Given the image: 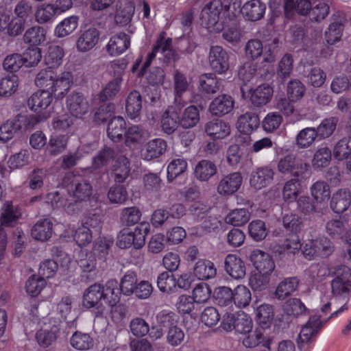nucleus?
<instances>
[{
    "label": "nucleus",
    "instance_id": "nucleus-14",
    "mask_svg": "<svg viewBox=\"0 0 351 351\" xmlns=\"http://www.w3.org/2000/svg\"><path fill=\"white\" fill-rule=\"evenodd\" d=\"M250 259L255 269V271L271 274L275 269V263L271 256L260 250L252 252Z\"/></svg>",
    "mask_w": 351,
    "mask_h": 351
},
{
    "label": "nucleus",
    "instance_id": "nucleus-40",
    "mask_svg": "<svg viewBox=\"0 0 351 351\" xmlns=\"http://www.w3.org/2000/svg\"><path fill=\"white\" fill-rule=\"evenodd\" d=\"M188 169V162L184 158H173L167 167V180L173 182L178 177L182 176Z\"/></svg>",
    "mask_w": 351,
    "mask_h": 351
},
{
    "label": "nucleus",
    "instance_id": "nucleus-62",
    "mask_svg": "<svg viewBox=\"0 0 351 351\" xmlns=\"http://www.w3.org/2000/svg\"><path fill=\"white\" fill-rule=\"evenodd\" d=\"M24 40L34 45H38L46 40V30L40 26L29 28L24 34Z\"/></svg>",
    "mask_w": 351,
    "mask_h": 351
},
{
    "label": "nucleus",
    "instance_id": "nucleus-21",
    "mask_svg": "<svg viewBox=\"0 0 351 351\" xmlns=\"http://www.w3.org/2000/svg\"><path fill=\"white\" fill-rule=\"evenodd\" d=\"M224 267L226 273L234 279H241L245 276V264L241 258L236 254H230L226 256Z\"/></svg>",
    "mask_w": 351,
    "mask_h": 351
},
{
    "label": "nucleus",
    "instance_id": "nucleus-4",
    "mask_svg": "<svg viewBox=\"0 0 351 351\" xmlns=\"http://www.w3.org/2000/svg\"><path fill=\"white\" fill-rule=\"evenodd\" d=\"M149 230L150 226L147 222H141L134 228H125L117 235V245L121 249L132 245L135 248H141L145 245V237Z\"/></svg>",
    "mask_w": 351,
    "mask_h": 351
},
{
    "label": "nucleus",
    "instance_id": "nucleus-9",
    "mask_svg": "<svg viewBox=\"0 0 351 351\" xmlns=\"http://www.w3.org/2000/svg\"><path fill=\"white\" fill-rule=\"evenodd\" d=\"M99 225L98 217L93 216L85 219L76 230H72V236L77 245L82 247L90 243L93 239L90 228H98Z\"/></svg>",
    "mask_w": 351,
    "mask_h": 351
},
{
    "label": "nucleus",
    "instance_id": "nucleus-43",
    "mask_svg": "<svg viewBox=\"0 0 351 351\" xmlns=\"http://www.w3.org/2000/svg\"><path fill=\"white\" fill-rule=\"evenodd\" d=\"M53 224L49 219L38 221L32 230V236L34 239L45 241L52 235Z\"/></svg>",
    "mask_w": 351,
    "mask_h": 351
},
{
    "label": "nucleus",
    "instance_id": "nucleus-31",
    "mask_svg": "<svg viewBox=\"0 0 351 351\" xmlns=\"http://www.w3.org/2000/svg\"><path fill=\"white\" fill-rule=\"evenodd\" d=\"M217 172V165L209 160L199 161L194 169V176L199 182H208Z\"/></svg>",
    "mask_w": 351,
    "mask_h": 351
},
{
    "label": "nucleus",
    "instance_id": "nucleus-16",
    "mask_svg": "<svg viewBox=\"0 0 351 351\" xmlns=\"http://www.w3.org/2000/svg\"><path fill=\"white\" fill-rule=\"evenodd\" d=\"M274 177V170L267 166L253 170L250 177V184L256 190H261L269 185Z\"/></svg>",
    "mask_w": 351,
    "mask_h": 351
},
{
    "label": "nucleus",
    "instance_id": "nucleus-44",
    "mask_svg": "<svg viewBox=\"0 0 351 351\" xmlns=\"http://www.w3.org/2000/svg\"><path fill=\"white\" fill-rule=\"evenodd\" d=\"M331 158L332 154L330 148L326 146H319L313 154L311 165L315 169H322L330 165Z\"/></svg>",
    "mask_w": 351,
    "mask_h": 351
},
{
    "label": "nucleus",
    "instance_id": "nucleus-11",
    "mask_svg": "<svg viewBox=\"0 0 351 351\" xmlns=\"http://www.w3.org/2000/svg\"><path fill=\"white\" fill-rule=\"evenodd\" d=\"M306 306L304 303L298 298H292L286 301L283 305V311L285 315L279 318L278 326L286 328L289 327V323L292 319L302 314L306 311Z\"/></svg>",
    "mask_w": 351,
    "mask_h": 351
},
{
    "label": "nucleus",
    "instance_id": "nucleus-18",
    "mask_svg": "<svg viewBox=\"0 0 351 351\" xmlns=\"http://www.w3.org/2000/svg\"><path fill=\"white\" fill-rule=\"evenodd\" d=\"M130 41L129 35L123 32L119 33L110 38L106 50L111 56H119L130 47Z\"/></svg>",
    "mask_w": 351,
    "mask_h": 351
},
{
    "label": "nucleus",
    "instance_id": "nucleus-50",
    "mask_svg": "<svg viewBox=\"0 0 351 351\" xmlns=\"http://www.w3.org/2000/svg\"><path fill=\"white\" fill-rule=\"evenodd\" d=\"M251 217L250 212L245 208L232 210L226 217L227 223L234 226H241L245 224Z\"/></svg>",
    "mask_w": 351,
    "mask_h": 351
},
{
    "label": "nucleus",
    "instance_id": "nucleus-33",
    "mask_svg": "<svg viewBox=\"0 0 351 351\" xmlns=\"http://www.w3.org/2000/svg\"><path fill=\"white\" fill-rule=\"evenodd\" d=\"M226 161L234 169L242 168L246 163L247 155L238 145H230L226 152Z\"/></svg>",
    "mask_w": 351,
    "mask_h": 351
},
{
    "label": "nucleus",
    "instance_id": "nucleus-54",
    "mask_svg": "<svg viewBox=\"0 0 351 351\" xmlns=\"http://www.w3.org/2000/svg\"><path fill=\"white\" fill-rule=\"evenodd\" d=\"M199 121V109L195 106H189L186 108L180 119V124L184 128L195 126Z\"/></svg>",
    "mask_w": 351,
    "mask_h": 351
},
{
    "label": "nucleus",
    "instance_id": "nucleus-22",
    "mask_svg": "<svg viewBox=\"0 0 351 351\" xmlns=\"http://www.w3.org/2000/svg\"><path fill=\"white\" fill-rule=\"evenodd\" d=\"M223 329H245L252 327L251 317L243 311L235 314H228L223 319Z\"/></svg>",
    "mask_w": 351,
    "mask_h": 351
},
{
    "label": "nucleus",
    "instance_id": "nucleus-36",
    "mask_svg": "<svg viewBox=\"0 0 351 351\" xmlns=\"http://www.w3.org/2000/svg\"><path fill=\"white\" fill-rule=\"evenodd\" d=\"M311 195L317 204H326L330 196V187L324 180L314 182L310 188Z\"/></svg>",
    "mask_w": 351,
    "mask_h": 351
},
{
    "label": "nucleus",
    "instance_id": "nucleus-64",
    "mask_svg": "<svg viewBox=\"0 0 351 351\" xmlns=\"http://www.w3.org/2000/svg\"><path fill=\"white\" fill-rule=\"evenodd\" d=\"M157 286L163 293H169L176 288V278L168 271H163L157 278Z\"/></svg>",
    "mask_w": 351,
    "mask_h": 351
},
{
    "label": "nucleus",
    "instance_id": "nucleus-35",
    "mask_svg": "<svg viewBox=\"0 0 351 351\" xmlns=\"http://www.w3.org/2000/svg\"><path fill=\"white\" fill-rule=\"evenodd\" d=\"M223 38L232 45L241 42L243 34L234 19H227L221 30Z\"/></svg>",
    "mask_w": 351,
    "mask_h": 351
},
{
    "label": "nucleus",
    "instance_id": "nucleus-55",
    "mask_svg": "<svg viewBox=\"0 0 351 351\" xmlns=\"http://www.w3.org/2000/svg\"><path fill=\"white\" fill-rule=\"evenodd\" d=\"M18 132H25L32 128L37 123L41 121L35 115L19 114L11 119Z\"/></svg>",
    "mask_w": 351,
    "mask_h": 351
},
{
    "label": "nucleus",
    "instance_id": "nucleus-17",
    "mask_svg": "<svg viewBox=\"0 0 351 351\" xmlns=\"http://www.w3.org/2000/svg\"><path fill=\"white\" fill-rule=\"evenodd\" d=\"M167 149V142L162 138H154L148 141L141 150V158L146 161L159 158Z\"/></svg>",
    "mask_w": 351,
    "mask_h": 351
},
{
    "label": "nucleus",
    "instance_id": "nucleus-30",
    "mask_svg": "<svg viewBox=\"0 0 351 351\" xmlns=\"http://www.w3.org/2000/svg\"><path fill=\"white\" fill-rule=\"evenodd\" d=\"M259 124L260 119L256 114L246 112L238 118L236 125L239 132L244 134H250L256 130Z\"/></svg>",
    "mask_w": 351,
    "mask_h": 351
},
{
    "label": "nucleus",
    "instance_id": "nucleus-6",
    "mask_svg": "<svg viewBox=\"0 0 351 351\" xmlns=\"http://www.w3.org/2000/svg\"><path fill=\"white\" fill-rule=\"evenodd\" d=\"M309 165L293 154H288L278 162L277 169L284 175L302 178L309 174Z\"/></svg>",
    "mask_w": 351,
    "mask_h": 351
},
{
    "label": "nucleus",
    "instance_id": "nucleus-53",
    "mask_svg": "<svg viewBox=\"0 0 351 351\" xmlns=\"http://www.w3.org/2000/svg\"><path fill=\"white\" fill-rule=\"evenodd\" d=\"M302 186L297 178H291L287 181L282 190V197L285 201L293 202L295 201L301 193Z\"/></svg>",
    "mask_w": 351,
    "mask_h": 351
},
{
    "label": "nucleus",
    "instance_id": "nucleus-39",
    "mask_svg": "<svg viewBox=\"0 0 351 351\" xmlns=\"http://www.w3.org/2000/svg\"><path fill=\"white\" fill-rule=\"evenodd\" d=\"M265 10V4L259 0H250L244 4L242 12L249 20L256 21L264 16Z\"/></svg>",
    "mask_w": 351,
    "mask_h": 351
},
{
    "label": "nucleus",
    "instance_id": "nucleus-10",
    "mask_svg": "<svg viewBox=\"0 0 351 351\" xmlns=\"http://www.w3.org/2000/svg\"><path fill=\"white\" fill-rule=\"evenodd\" d=\"M243 177L239 172H232L223 176L217 187L219 195L229 197L235 193L241 186Z\"/></svg>",
    "mask_w": 351,
    "mask_h": 351
},
{
    "label": "nucleus",
    "instance_id": "nucleus-23",
    "mask_svg": "<svg viewBox=\"0 0 351 351\" xmlns=\"http://www.w3.org/2000/svg\"><path fill=\"white\" fill-rule=\"evenodd\" d=\"M205 132L213 140L223 139L228 136L231 132L228 123L221 119H213L205 125Z\"/></svg>",
    "mask_w": 351,
    "mask_h": 351
},
{
    "label": "nucleus",
    "instance_id": "nucleus-1",
    "mask_svg": "<svg viewBox=\"0 0 351 351\" xmlns=\"http://www.w3.org/2000/svg\"><path fill=\"white\" fill-rule=\"evenodd\" d=\"M35 84L43 90L33 93L27 104L36 113V116L43 121L51 117L52 110L50 105L53 96L57 99H63L73 84V75L66 71L57 73L52 69H42L36 77Z\"/></svg>",
    "mask_w": 351,
    "mask_h": 351
},
{
    "label": "nucleus",
    "instance_id": "nucleus-51",
    "mask_svg": "<svg viewBox=\"0 0 351 351\" xmlns=\"http://www.w3.org/2000/svg\"><path fill=\"white\" fill-rule=\"evenodd\" d=\"M64 56V53L62 47L58 45L49 47L45 58V63L48 65V67L45 69H52L57 73H61L62 72H58L54 67L61 64Z\"/></svg>",
    "mask_w": 351,
    "mask_h": 351
},
{
    "label": "nucleus",
    "instance_id": "nucleus-3",
    "mask_svg": "<svg viewBox=\"0 0 351 351\" xmlns=\"http://www.w3.org/2000/svg\"><path fill=\"white\" fill-rule=\"evenodd\" d=\"M221 0H213L206 4L201 12L200 21L203 27L210 33H219L227 20L223 19Z\"/></svg>",
    "mask_w": 351,
    "mask_h": 351
},
{
    "label": "nucleus",
    "instance_id": "nucleus-52",
    "mask_svg": "<svg viewBox=\"0 0 351 351\" xmlns=\"http://www.w3.org/2000/svg\"><path fill=\"white\" fill-rule=\"evenodd\" d=\"M317 137L318 136L317 132H315V128L307 127L298 132L295 138V143L299 148H308L314 143Z\"/></svg>",
    "mask_w": 351,
    "mask_h": 351
},
{
    "label": "nucleus",
    "instance_id": "nucleus-60",
    "mask_svg": "<svg viewBox=\"0 0 351 351\" xmlns=\"http://www.w3.org/2000/svg\"><path fill=\"white\" fill-rule=\"evenodd\" d=\"M179 317L173 312L163 311L157 315L158 326L167 329H176L179 327Z\"/></svg>",
    "mask_w": 351,
    "mask_h": 351
},
{
    "label": "nucleus",
    "instance_id": "nucleus-37",
    "mask_svg": "<svg viewBox=\"0 0 351 351\" xmlns=\"http://www.w3.org/2000/svg\"><path fill=\"white\" fill-rule=\"evenodd\" d=\"M333 156L339 160L348 159L347 168L351 171V138L344 137L337 142L333 147Z\"/></svg>",
    "mask_w": 351,
    "mask_h": 351
},
{
    "label": "nucleus",
    "instance_id": "nucleus-38",
    "mask_svg": "<svg viewBox=\"0 0 351 351\" xmlns=\"http://www.w3.org/2000/svg\"><path fill=\"white\" fill-rule=\"evenodd\" d=\"M110 298H115L114 302H111L109 300L106 302V306H108L110 308V315L112 319L115 322H119L126 315L128 312V307L121 303H120V293H119L118 289L117 291L113 292V295H111Z\"/></svg>",
    "mask_w": 351,
    "mask_h": 351
},
{
    "label": "nucleus",
    "instance_id": "nucleus-24",
    "mask_svg": "<svg viewBox=\"0 0 351 351\" xmlns=\"http://www.w3.org/2000/svg\"><path fill=\"white\" fill-rule=\"evenodd\" d=\"M123 71V68H121V71L118 72L116 77L105 86L100 94L94 97L93 101L95 104L112 99L117 95L122 83Z\"/></svg>",
    "mask_w": 351,
    "mask_h": 351
},
{
    "label": "nucleus",
    "instance_id": "nucleus-15",
    "mask_svg": "<svg viewBox=\"0 0 351 351\" xmlns=\"http://www.w3.org/2000/svg\"><path fill=\"white\" fill-rule=\"evenodd\" d=\"M100 33L95 27L82 30L76 41V49L79 52H86L93 49L99 42Z\"/></svg>",
    "mask_w": 351,
    "mask_h": 351
},
{
    "label": "nucleus",
    "instance_id": "nucleus-57",
    "mask_svg": "<svg viewBox=\"0 0 351 351\" xmlns=\"http://www.w3.org/2000/svg\"><path fill=\"white\" fill-rule=\"evenodd\" d=\"M71 344L77 350H88L93 346V339L88 333L76 330L71 338Z\"/></svg>",
    "mask_w": 351,
    "mask_h": 351
},
{
    "label": "nucleus",
    "instance_id": "nucleus-25",
    "mask_svg": "<svg viewBox=\"0 0 351 351\" xmlns=\"http://www.w3.org/2000/svg\"><path fill=\"white\" fill-rule=\"evenodd\" d=\"M124 136L126 146L135 149L148 138L149 134L141 126L134 125L125 130Z\"/></svg>",
    "mask_w": 351,
    "mask_h": 351
},
{
    "label": "nucleus",
    "instance_id": "nucleus-41",
    "mask_svg": "<svg viewBox=\"0 0 351 351\" xmlns=\"http://www.w3.org/2000/svg\"><path fill=\"white\" fill-rule=\"evenodd\" d=\"M243 335V343L247 348H253L260 343L263 346L269 348L271 339L263 336L261 330H244Z\"/></svg>",
    "mask_w": 351,
    "mask_h": 351
},
{
    "label": "nucleus",
    "instance_id": "nucleus-13",
    "mask_svg": "<svg viewBox=\"0 0 351 351\" xmlns=\"http://www.w3.org/2000/svg\"><path fill=\"white\" fill-rule=\"evenodd\" d=\"M234 103L232 97L229 95L221 94L210 101L208 110L213 116L223 117L233 111Z\"/></svg>",
    "mask_w": 351,
    "mask_h": 351
},
{
    "label": "nucleus",
    "instance_id": "nucleus-29",
    "mask_svg": "<svg viewBox=\"0 0 351 351\" xmlns=\"http://www.w3.org/2000/svg\"><path fill=\"white\" fill-rule=\"evenodd\" d=\"M80 18L71 15L64 18L54 28V36L58 38L66 37L73 34L78 27Z\"/></svg>",
    "mask_w": 351,
    "mask_h": 351
},
{
    "label": "nucleus",
    "instance_id": "nucleus-19",
    "mask_svg": "<svg viewBox=\"0 0 351 351\" xmlns=\"http://www.w3.org/2000/svg\"><path fill=\"white\" fill-rule=\"evenodd\" d=\"M273 94V88L267 84H261L249 90L250 100L256 107L267 104L271 101Z\"/></svg>",
    "mask_w": 351,
    "mask_h": 351
},
{
    "label": "nucleus",
    "instance_id": "nucleus-58",
    "mask_svg": "<svg viewBox=\"0 0 351 351\" xmlns=\"http://www.w3.org/2000/svg\"><path fill=\"white\" fill-rule=\"evenodd\" d=\"M337 123L338 119L336 117H329L322 120L315 128L317 136L320 139H325L331 136L337 128Z\"/></svg>",
    "mask_w": 351,
    "mask_h": 351
},
{
    "label": "nucleus",
    "instance_id": "nucleus-63",
    "mask_svg": "<svg viewBox=\"0 0 351 351\" xmlns=\"http://www.w3.org/2000/svg\"><path fill=\"white\" fill-rule=\"evenodd\" d=\"M77 262L84 273L91 272L96 268L95 255L91 252L88 253L84 250H80L78 252Z\"/></svg>",
    "mask_w": 351,
    "mask_h": 351
},
{
    "label": "nucleus",
    "instance_id": "nucleus-2",
    "mask_svg": "<svg viewBox=\"0 0 351 351\" xmlns=\"http://www.w3.org/2000/svg\"><path fill=\"white\" fill-rule=\"evenodd\" d=\"M117 282L110 280L106 282L104 286L95 283L89 286L84 292L82 305L86 308H94L97 315L95 319L96 322L102 321L106 322L105 318L101 315L106 309V302L109 300L114 302V299L110 298L113 292L117 291Z\"/></svg>",
    "mask_w": 351,
    "mask_h": 351
},
{
    "label": "nucleus",
    "instance_id": "nucleus-47",
    "mask_svg": "<svg viewBox=\"0 0 351 351\" xmlns=\"http://www.w3.org/2000/svg\"><path fill=\"white\" fill-rule=\"evenodd\" d=\"M299 281L296 278H288L280 282L276 287L275 296L277 299L283 300L298 288Z\"/></svg>",
    "mask_w": 351,
    "mask_h": 351
},
{
    "label": "nucleus",
    "instance_id": "nucleus-45",
    "mask_svg": "<svg viewBox=\"0 0 351 351\" xmlns=\"http://www.w3.org/2000/svg\"><path fill=\"white\" fill-rule=\"evenodd\" d=\"M112 173L116 182H123L129 176L130 171L128 159L121 156L118 157L112 166Z\"/></svg>",
    "mask_w": 351,
    "mask_h": 351
},
{
    "label": "nucleus",
    "instance_id": "nucleus-26",
    "mask_svg": "<svg viewBox=\"0 0 351 351\" xmlns=\"http://www.w3.org/2000/svg\"><path fill=\"white\" fill-rule=\"evenodd\" d=\"M351 205V192L348 189H339L335 191L330 199V208L336 213H342Z\"/></svg>",
    "mask_w": 351,
    "mask_h": 351
},
{
    "label": "nucleus",
    "instance_id": "nucleus-8",
    "mask_svg": "<svg viewBox=\"0 0 351 351\" xmlns=\"http://www.w3.org/2000/svg\"><path fill=\"white\" fill-rule=\"evenodd\" d=\"M208 62L212 70L219 75L225 74L230 68V55L221 46H211Z\"/></svg>",
    "mask_w": 351,
    "mask_h": 351
},
{
    "label": "nucleus",
    "instance_id": "nucleus-20",
    "mask_svg": "<svg viewBox=\"0 0 351 351\" xmlns=\"http://www.w3.org/2000/svg\"><path fill=\"white\" fill-rule=\"evenodd\" d=\"M66 104L70 113L75 117H82L90 109L87 99L79 93H71L66 99Z\"/></svg>",
    "mask_w": 351,
    "mask_h": 351
},
{
    "label": "nucleus",
    "instance_id": "nucleus-61",
    "mask_svg": "<svg viewBox=\"0 0 351 351\" xmlns=\"http://www.w3.org/2000/svg\"><path fill=\"white\" fill-rule=\"evenodd\" d=\"M273 317L274 308L271 305L263 304L256 308V321L263 328L270 326Z\"/></svg>",
    "mask_w": 351,
    "mask_h": 351
},
{
    "label": "nucleus",
    "instance_id": "nucleus-48",
    "mask_svg": "<svg viewBox=\"0 0 351 351\" xmlns=\"http://www.w3.org/2000/svg\"><path fill=\"white\" fill-rule=\"evenodd\" d=\"M19 80L16 75H8L0 80V97H10L19 88Z\"/></svg>",
    "mask_w": 351,
    "mask_h": 351
},
{
    "label": "nucleus",
    "instance_id": "nucleus-34",
    "mask_svg": "<svg viewBox=\"0 0 351 351\" xmlns=\"http://www.w3.org/2000/svg\"><path fill=\"white\" fill-rule=\"evenodd\" d=\"M179 110L175 106L169 107L162 116L161 127L167 134L173 133L180 123Z\"/></svg>",
    "mask_w": 351,
    "mask_h": 351
},
{
    "label": "nucleus",
    "instance_id": "nucleus-28",
    "mask_svg": "<svg viewBox=\"0 0 351 351\" xmlns=\"http://www.w3.org/2000/svg\"><path fill=\"white\" fill-rule=\"evenodd\" d=\"M311 8V3L309 0H285L284 13L287 19L293 18L296 13L300 15H306Z\"/></svg>",
    "mask_w": 351,
    "mask_h": 351
},
{
    "label": "nucleus",
    "instance_id": "nucleus-46",
    "mask_svg": "<svg viewBox=\"0 0 351 351\" xmlns=\"http://www.w3.org/2000/svg\"><path fill=\"white\" fill-rule=\"evenodd\" d=\"M142 109V98L140 93L136 90L131 92L128 96L125 110L128 116L131 119L138 117Z\"/></svg>",
    "mask_w": 351,
    "mask_h": 351
},
{
    "label": "nucleus",
    "instance_id": "nucleus-5",
    "mask_svg": "<svg viewBox=\"0 0 351 351\" xmlns=\"http://www.w3.org/2000/svg\"><path fill=\"white\" fill-rule=\"evenodd\" d=\"M158 56V58L164 63H169L176 59V54L171 48V39L165 38L163 34H160L154 45L152 51L147 56L142 69L138 73V77L143 76L146 69L149 66L152 60Z\"/></svg>",
    "mask_w": 351,
    "mask_h": 351
},
{
    "label": "nucleus",
    "instance_id": "nucleus-56",
    "mask_svg": "<svg viewBox=\"0 0 351 351\" xmlns=\"http://www.w3.org/2000/svg\"><path fill=\"white\" fill-rule=\"evenodd\" d=\"M138 283V276L134 271H128L121 278L120 281V290L126 296L133 295Z\"/></svg>",
    "mask_w": 351,
    "mask_h": 351
},
{
    "label": "nucleus",
    "instance_id": "nucleus-32",
    "mask_svg": "<svg viewBox=\"0 0 351 351\" xmlns=\"http://www.w3.org/2000/svg\"><path fill=\"white\" fill-rule=\"evenodd\" d=\"M217 269L214 263L206 259L197 261L193 267V275L198 280H208L214 278Z\"/></svg>",
    "mask_w": 351,
    "mask_h": 351
},
{
    "label": "nucleus",
    "instance_id": "nucleus-27",
    "mask_svg": "<svg viewBox=\"0 0 351 351\" xmlns=\"http://www.w3.org/2000/svg\"><path fill=\"white\" fill-rule=\"evenodd\" d=\"M134 3L132 0H119L117 4L114 20L117 24L129 23L134 14Z\"/></svg>",
    "mask_w": 351,
    "mask_h": 351
},
{
    "label": "nucleus",
    "instance_id": "nucleus-59",
    "mask_svg": "<svg viewBox=\"0 0 351 351\" xmlns=\"http://www.w3.org/2000/svg\"><path fill=\"white\" fill-rule=\"evenodd\" d=\"M56 16L52 5L50 3H44L39 5L35 11V21L40 23L44 24L53 20Z\"/></svg>",
    "mask_w": 351,
    "mask_h": 351
},
{
    "label": "nucleus",
    "instance_id": "nucleus-12",
    "mask_svg": "<svg viewBox=\"0 0 351 351\" xmlns=\"http://www.w3.org/2000/svg\"><path fill=\"white\" fill-rule=\"evenodd\" d=\"M350 291L351 269L346 266H341L332 281V291L336 295H346Z\"/></svg>",
    "mask_w": 351,
    "mask_h": 351
},
{
    "label": "nucleus",
    "instance_id": "nucleus-49",
    "mask_svg": "<svg viewBox=\"0 0 351 351\" xmlns=\"http://www.w3.org/2000/svg\"><path fill=\"white\" fill-rule=\"evenodd\" d=\"M125 121L120 116L110 120L107 128L108 137L114 142L120 141L123 138V131L125 129Z\"/></svg>",
    "mask_w": 351,
    "mask_h": 351
},
{
    "label": "nucleus",
    "instance_id": "nucleus-7",
    "mask_svg": "<svg viewBox=\"0 0 351 351\" xmlns=\"http://www.w3.org/2000/svg\"><path fill=\"white\" fill-rule=\"evenodd\" d=\"M245 56L248 59L254 60L263 56V61L272 63L276 57V50L274 46L263 47V43L258 39L248 40L245 47Z\"/></svg>",
    "mask_w": 351,
    "mask_h": 351
},
{
    "label": "nucleus",
    "instance_id": "nucleus-42",
    "mask_svg": "<svg viewBox=\"0 0 351 351\" xmlns=\"http://www.w3.org/2000/svg\"><path fill=\"white\" fill-rule=\"evenodd\" d=\"M46 203L51 204L53 208L62 207L70 215H73L80 210L77 204H68L67 200L60 197L58 191L48 193L46 197Z\"/></svg>",
    "mask_w": 351,
    "mask_h": 351
}]
</instances>
